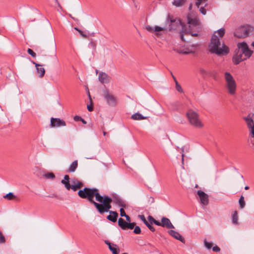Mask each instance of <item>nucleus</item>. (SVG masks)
Segmentation results:
<instances>
[{
    "instance_id": "53",
    "label": "nucleus",
    "mask_w": 254,
    "mask_h": 254,
    "mask_svg": "<svg viewBox=\"0 0 254 254\" xmlns=\"http://www.w3.org/2000/svg\"><path fill=\"white\" fill-rule=\"evenodd\" d=\"M118 203H119V205H120V206H123L124 205V202L122 200H119L118 201Z\"/></svg>"
},
{
    "instance_id": "55",
    "label": "nucleus",
    "mask_w": 254,
    "mask_h": 254,
    "mask_svg": "<svg viewBox=\"0 0 254 254\" xmlns=\"http://www.w3.org/2000/svg\"><path fill=\"white\" fill-rule=\"evenodd\" d=\"M191 36H197L198 34V33H194L193 32L191 31Z\"/></svg>"
},
{
    "instance_id": "21",
    "label": "nucleus",
    "mask_w": 254,
    "mask_h": 254,
    "mask_svg": "<svg viewBox=\"0 0 254 254\" xmlns=\"http://www.w3.org/2000/svg\"><path fill=\"white\" fill-rule=\"evenodd\" d=\"M69 177L68 175H66L64 176V179L61 181V183L64 185L65 188L67 190H69L71 188V185L69 182Z\"/></svg>"
},
{
    "instance_id": "61",
    "label": "nucleus",
    "mask_w": 254,
    "mask_h": 254,
    "mask_svg": "<svg viewBox=\"0 0 254 254\" xmlns=\"http://www.w3.org/2000/svg\"><path fill=\"white\" fill-rule=\"evenodd\" d=\"M56 2H57L59 5V6L61 7L60 3L58 2V0H55Z\"/></svg>"
},
{
    "instance_id": "52",
    "label": "nucleus",
    "mask_w": 254,
    "mask_h": 254,
    "mask_svg": "<svg viewBox=\"0 0 254 254\" xmlns=\"http://www.w3.org/2000/svg\"><path fill=\"white\" fill-rule=\"evenodd\" d=\"M79 33L81 36H82L83 37H86V36H87L86 34H84L83 32L81 30L79 31Z\"/></svg>"
},
{
    "instance_id": "16",
    "label": "nucleus",
    "mask_w": 254,
    "mask_h": 254,
    "mask_svg": "<svg viewBox=\"0 0 254 254\" xmlns=\"http://www.w3.org/2000/svg\"><path fill=\"white\" fill-rule=\"evenodd\" d=\"M191 29L192 27H196L198 32H199L201 30V26L199 19L197 17L191 18Z\"/></svg>"
},
{
    "instance_id": "50",
    "label": "nucleus",
    "mask_w": 254,
    "mask_h": 254,
    "mask_svg": "<svg viewBox=\"0 0 254 254\" xmlns=\"http://www.w3.org/2000/svg\"><path fill=\"white\" fill-rule=\"evenodd\" d=\"M87 110L91 112L93 110V107L91 105H87Z\"/></svg>"
},
{
    "instance_id": "59",
    "label": "nucleus",
    "mask_w": 254,
    "mask_h": 254,
    "mask_svg": "<svg viewBox=\"0 0 254 254\" xmlns=\"http://www.w3.org/2000/svg\"><path fill=\"white\" fill-rule=\"evenodd\" d=\"M75 30H76V31H77L78 32H79V31H80V29H79L77 27H74V28Z\"/></svg>"
},
{
    "instance_id": "41",
    "label": "nucleus",
    "mask_w": 254,
    "mask_h": 254,
    "mask_svg": "<svg viewBox=\"0 0 254 254\" xmlns=\"http://www.w3.org/2000/svg\"><path fill=\"white\" fill-rule=\"evenodd\" d=\"M198 8L199 9L200 12L202 14L205 15L206 13V10L203 6L200 5Z\"/></svg>"
},
{
    "instance_id": "22",
    "label": "nucleus",
    "mask_w": 254,
    "mask_h": 254,
    "mask_svg": "<svg viewBox=\"0 0 254 254\" xmlns=\"http://www.w3.org/2000/svg\"><path fill=\"white\" fill-rule=\"evenodd\" d=\"M78 166V162L77 160H75L72 162L71 164L69 165L68 169L67 170L68 172L73 173L75 172Z\"/></svg>"
},
{
    "instance_id": "42",
    "label": "nucleus",
    "mask_w": 254,
    "mask_h": 254,
    "mask_svg": "<svg viewBox=\"0 0 254 254\" xmlns=\"http://www.w3.org/2000/svg\"><path fill=\"white\" fill-rule=\"evenodd\" d=\"M138 217L144 223H146L147 220L143 215H139Z\"/></svg>"
},
{
    "instance_id": "35",
    "label": "nucleus",
    "mask_w": 254,
    "mask_h": 254,
    "mask_svg": "<svg viewBox=\"0 0 254 254\" xmlns=\"http://www.w3.org/2000/svg\"><path fill=\"white\" fill-rule=\"evenodd\" d=\"M178 148H180V150L181 153V154L179 155V156L181 159L182 162L183 163L184 158V149H183V147L180 148L178 147Z\"/></svg>"
},
{
    "instance_id": "45",
    "label": "nucleus",
    "mask_w": 254,
    "mask_h": 254,
    "mask_svg": "<svg viewBox=\"0 0 254 254\" xmlns=\"http://www.w3.org/2000/svg\"><path fill=\"white\" fill-rule=\"evenodd\" d=\"M52 46L54 49V50L55 51L56 49V44L55 39L53 38L52 41Z\"/></svg>"
},
{
    "instance_id": "10",
    "label": "nucleus",
    "mask_w": 254,
    "mask_h": 254,
    "mask_svg": "<svg viewBox=\"0 0 254 254\" xmlns=\"http://www.w3.org/2000/svg\"><path fill=\"white\" fill-rule=\"evenodd\" d=\"M66 126L65 122L59 118H53L51 119V126L53 127H64Z\"/></svg>"
},
{
    "instance_id": "12",
    "label": "nucleus",
    "mask_w": 254,
    "mask_h": 254,
    "mask_svg": "<svg viewBox=\"0 0 254 254\" xmlns=\"http://www.w3.org/2000/svg\"><path fill=\"white\" fill-rule=\"evenodd\" d=\"M197 193L199 197L201 203L204 205H207L209 203L208 195L201 190H198Z\"/></svg>"
},
{
    "instance_id": "46",
    "label": "nucleus",
    "mask_w": 254,
    "mask_h": 254,
    "mask_svg": "<svg viewBox=\"0 0 254 254\" xmlns=\"http://www.w3.org/2000/svg\"><path fill=\"white\" fill-rule=\"evenodd\" d=\"M212 250L214 252H219L220 251V248L216 246L213 247L212 248Z\"/></svg>"
},
{
    "instance_id": "43",
    "label": "nucleus",
    "mask_w": 254,
    "mask_h": 254,
    "mask_svg": "<svg viewBox=\"0 0 254 254\" xmlns=\"http://www.w3.org/2000/svg\"><path fill=\"white\" fill-rule=\"evenodd\" d=\"M120 215H121V216L125 217L127 215L126 214L125 211V210H124L123 208H121L120 210Z\"/></svg>"
},
{
    "instance_id": "30",
    "label": "nucleus",
    "mask_w": 254,
    "mask_h": 254,
    "mask_svg": "<svg viewBox=\"0 0 254 254\" xmlns=\"http://www.w3.org/2000/svg\"><path fill=\"white\" fill-rule=\"evenodd\" d=\"M44 176L45 178L52 180L54 179L55 178V176L53 173H48L45 174Z\"/></svg>"
},
{
    "instance_id": "2",
    "label": "nucleus",
    "mask_w": 254,
    "mask_h": 254,
    "mask_svg": "<svg viewBox=\"0 0 254 254\" xmlns=\"http://www.w3.org/2000/svg\"><path fill=\"white\" fill-rule=\"evenodd\" d=\"M166 30L169 31L176 30L180 26L182 28L179 32L180 38L182 41L188 42L190 36V14L189 13L185 19L174 18L173 16L167 15L165 23Z\"/></svg>"
},
{
    "instance_id": "3",
    "label": "nucleus",
    "mask_w": 254,
    "mask_h": 254,
    "mask_svg": "<svg viewBox=\"0 0 254 254\" xmlns=\"http://www.w3.org/2000/svg\"><path fill=\"white\" fill-rule=\"evenodd\" d=\"M225 33V29L223 28L214 32L208 47L209 51L211 53L218 56L225 55L228 54L229 52V48L224 44H222L221 47L220 39L218 37V35H219L220 38H222Z\"/></svg>"
},
{
    "instance_id": "14",
    "label": "nucleus",
    "mask_w": 254,
    "mask_h": 254,
    "mask_svg": "<svg viewBox=\"0 0 254 254\" xmlns=\"http://www.w3.org/2000/svg\"><path fill=\"white\" fill-rule=\"evenodd\" d=\"M161 224L163 227H166L168 229L174 228V225L171 222L169 219L165 217H163L161 218Z\"/></svg>"
},
{
    "instance_id": "39",
    "label": "nucleus",
    "mask_w": 254,
    "mask_h": 254,
    "mask_svg": "<svg viewBox=\"0 0 254 254\" xmlns=\"http://www.w3.org/2000/svg\"><path fill=\"white\" fill-rule=\"evenodd\" d=\"M27 52L29 55H30L33 58H35L36 56V53L33 52L32 50L31 49H28L27 50Z\"/></svg>"
},
{
    "instance_id": "17",
    "label": "nucleus",
    "mask_w": 254,
    "mask_h": 254,
    "mask_svg": "<svg viewBox=\"0 0 254 254\" xmlns=\"http://www.w3.org/2000/svg\"><path fill=\"white\" fill-rule=\"evenodd\" d=\"M33 64H35L36 67V71L39 75L40 77H42L44 76L45 73V70L44 67L42 66L41 65L36 63L35 62H33Z\"/></svg>"
},
{
    "instance_id": "25",
    "label": "nucleus",
    "mask_w": 254,
    "mask_h": 254,
    "mask_svg": "<svg viewBox=\"0 0 254 254\" xmlns=\"http://www.w3.org/2000/svg\"><path fill=\"white\" fill-rule=\"evenodd\" d=\"M245 120L246 122L247 126L249 129L254 127V121L251 118L247 117L245 118Z\"/></svg>"
},
{
    "instance_id": "64",
    "label": "nucleus",
    "mask_w": 254,
    "mask_h": 254,
    "mask_svg": "<svg viewBox=\"0 0 254 254\" xmlns=\"http://www.w3.org/2000/svg\"><path fill=\"white\" fill-rule=\"evenodd\" d=\"M252 46L254 47V42H252Z\"/></svg>"
},
{
    "instance_id": "24",
    "label": "nucleus",
    "mask_w": 254,
    "mask_h": 254,
    "mask_svg": "<svg viewBox=\"0 0 254 254\" xmlns=\"http://www.w3.org/2000/svg\"><path fill=\"white\" fill-rule=\"evenodd\" d=\"M118 224L122 229L126 230L127 229V222L120 218L118 219Z\"/></svg>"
},
{
    "instance_id": "7",
    "label": "nucleus",
    "mask_w": 254,
    "mask_h": 254,
    "mask_svg": "<svg viewBox=\"0 0 254 254\" xmlns=\"http://www.w3.org/2000/svg\"><path fill=\"white\" fill-rule=\"evenodd\" d=\"M191 126L197 128L203 127V124L200 119L198 114L192 111H191Z\"/></svg>"
},
{
    "instance_id": "9",
    "label": "nucleus",
    "mask_w": 254,
    "mask_h": 254,
    "mask_svg": "<svg viewBox=\"0 0 254 254\" xmlns=\"http://www.w3.org/2000/svg\"><path fill=\"white\" fill-rule=\"evenodd\" d=\"M249 35V30L245 26H241L237 29L234 33V36L239 38H245Z\"/></svg>"
},
{
    "instance_id": "26",
    "label": "nucleus",
    "mask_w": 254,
    "mask_h": 254,
    "mask_svg": "<svg viewBox=\"0 0 254 254\" xmlns=\"http://www.w3.org/2000/svg\"><path fill=\"white\" fill-rule=\"evenodd\" d=\"M232 223L234 224H238V213L237 211H235L233 212L232 215Z\"/></svg>"
},
{
    "instance_id": "13",
    "label": "nucleus",
    "mask_w": 254,
    "mask_h": 254,
    "mask_svg": "<svg viewBox=\"0 0 254 254\" xmlns=\"http://www.w3.org/2000/svg\"><path fill=\"white\" fill-rule=\"evenodd\" d=\"M98 79L103 84L108 83L110 81L111 77L105 72H101L99 74Z\"/></svg>"
},
{
    "instance_id": "63",
    "label": "nucleus",
    "mask_w": 254,
    "mask_h": 254,
    "mask_svg": "<svg viewBox=\"0 0 254 254\" xmlns=\"http://www.w3.org/2000/svg\"><path fill=\"white\" fill-rule=\"evenodd\" d=\"M249 189V187L248 186H246L245 187V189L246 190H248Z\"/></svg>"
},
{
    "instance_id": "31",
    "label": "nucleus",
    "mask_w": 254,
    "mask_h": 254,
    "mask_svg": "<svg viewBox=\"0 0 254 254\" xmlns=\"http://www.w3.org/2000/svg\"><path fill=\"white\" fill-rule=\"evenodd\" d=\"M3 197L8 200H11L15 197V196L12 192H9L4 195Z\"/></svg>"
},
{
    "instance_id": "47",
    "label": "nucleus",
    "mask_w": 254,
    "mask_h": 254,
    "mask_svg": "<svg viewBox=\"0 0 254 254\" xmlns=\"http://www.w3.org/2000/svg\"><path fill=\"white\" fill-rule=\"evenodd\" d=\"M250 131L252 137L254 138V127L250 128Z\"/></svg>"
},
{
    "instance_id": "48",
    "label": "nucleus",
    "mask_w": 254,
    "mask_h": 254,
    "mask_svg": "<svg viewBox=\"0 0 254 254\" xmlns=\"http://www.w3.org/2000/svg\"><path fill=\"white\" fill-rule=\"evenodd\" d=\"M154 224L157 226H162V224H161V222H159L158 221H157L155 220V222H154Z\"/></svg>"
},
{
    "instance_id": "40",
    "label": "nucleus",
    "mask_w": 254,
    "mask_h": 254,
    "mask_svg": "<svg viewBox=\"0 0 254 254\" xmlns=\"http://www.w3.org/2000/svg\"><path fill=\"white\" fill-rule=\"evenodd\" d=\"M148 221L149 223H150L151 224H152L153 223L154 224V222L155 221V219L151 216L149 215L147 217Z\"/></svg>"
},
{
    "instance_id": "19",
    "label": "nucleus",
    "mask_w": 254,
    "mask_h": 254,
    "mask_svg": "<svg viewBox=\"0 0 254 254\" xmlns=\"http://www.w3.org/2000/svg\"><path fill=\"white\" fill-rule=\"evenodd\" d=\"M106 244L108 245L109 249L112 252L113 254H118L120 250L117 247V245H112L110 242H106Z\"/></svg>"
},
{
    "instance_id": "27",
    "label": "nucleus",
    "mask_w": 254,
    "mask_h": 254,
    "mask_svg": "<svg viewBox=\"0 0 254 254\" xmlns=\"http://www.w3.org/2000/svg\"><path fill=\"white\" fill-rule=\"evenodd\" d=\"M186 0H174L173 4L177 7L182 6L186 1Z\"/></svg>"
},
{
    "instance_id": "60",
    "label": "nucleus",
    "mask_w": 254,
    "mask_h": 254,
    "mask_svg": "<svg viewBox=\"0 0 254 254\" xmlns=\"http://www.w3.org/2000/svg\"><path fill=\"white\" fill-rule=\"evenodd\" d=\"M173 151H172V153H174V152L175 151L177 150V149H176V148H173Z\"/></svg>"
},
{
    "instance_id": "37",
    "label": "nucleus",
    "mask_w": 254,
    "mask_h": 254,
    "mask_svg": "<svg viewBox=\"0 0 254 254\" xmlns=\"http://www.w3.org/2000/svg\"><path fill=\"white\" fill-rule=\"evenodd\" d=\"M204 245L208 249H211L212 246V244L210 242H208L206 240H204Z\"/></svg>"
},
{
    "instance_id": "58",
    "label": "nucleus",
    "mask_w": 254,
    "mask_h": 254,
    "mask_svg": "<svg viewBox=\"0 0 254 254\" xmlns=\"http://www.w3.org/2000/svg\"><path fill=\"white\" fill-rule=\"evenodd\" d=\"M172 77H173V79L174 80V81L176 83V81H177V80L176 77L172 74Z\"/></svg>"
},
{
    "instance_id": "56",
    "label": "nucleus",
    "mask_w": 254,
    "mask_h": 254,
    "mask_svg": "<svg viewBox=\"0 0 254 254\" xmlns=\"http://www.w3.org/2000/svg\"><path fill=\"white\" fill-rule=\"evenodd\" d=\"M200 72L201 73L204 74H206V71L203 69H201Z\"/></svg>"
},
{
    "instance_id": "62",
    "label": "nucleus",
    "mask_w": 254,
    "mask_h": 254,
    "mask_svg": "<svg viewBox=\"0 0 254 254\" xmlns=\"http://www.w3.org/2000/svg\"><path fill=\"white\" fill-rule=\"evenodd\" d=\"M181 179H182V180L183 181H185V178H184V176H182V177H181Z\"/></svg>"
},
{
    "instance_id": "36",
    "label": "nucleus",
    "mask_w": 254,
    "mask_h": 254,
    "mask_svg": "<svg viewBox=\"0 0 254 254\" xmlns=\"http://www.w3.org/2000/svg\"><path fill=\"white\" fill-rule=\"evenodd\" d=\"M207 0H196V3H195L196 5L197 6V7L198 8H199V6L201 4H202L203 3H205Z\"/></svg>"
},
{
    "instance_id": "29",
    "label": "nucleus",
    "mask_w": 254,
    "mask_h": 254,
    "mask_svg": "<svg viewBox=\"0 0 254 254\" xmlns=\"http://www.w3.org/2000/svg\"><path fill=\"white\" fill-rule=\"evenodd\" d=\"M179 53L183 54H188L190 53V50L189 48H182L179 51Z\"/></svg>"
},
{
    "instance_id": "51",
    "label": "nucleus",
    "mask_w": 254,
    "mask_h": 254,
    "mask_svg": "<svg viewBox=\"0 0 254 254\" xmlns=\"http://www.w3.org/2000/svg\"><path fill=\"white\" fill-rule=\"evenodd\" d=\"M81 118H82L79 116H76L74 117V119L75 121H80V120H81Z\"/></svg>"
},
{
    "instance_id": "34",
    "label": "nucleus",
    "mask_w": 254,
    "mask_h": 254,
    "mask_svg": "<svg viewBox=\"0 0 254 254\" xmlns=\"http://www.w3.org/2000/svg\"><path fill=\"white\" fill-rule=\"evenodd\" d=\"M135 225V223L134 222H132V223H130V222L128 223L127 222V229H130V230L133 229L134 228Z\"/></svg>"
},
{
    "instance_id": "44",
    "label": "nucleus",
    "mask_w": 254,
    "mask_h": 254,
    "mask_svg": "<svg viewBox=\"0 0 254 254\" xmlns=\"http://www.w3.org/2000/svg\"><path fill=\"white\" fill-rule=\"evenodd\" d=\"M5 242V238L2 235L1 232H0V243H3Z\"/></svg>"
},
{
    "instance_id": "8",
    "label": "nucleus",
    "mask_w": 254,
    "mask_h": 254,
    "mask_svg": "<svg viewBox=\"0 0 254 254\" xmlns=\"http://www.w3.org/2000/svg\"><path fill=\"white\" fill-rule=\"evenodd\" d=\"M237 46L239 48V51L245 55V58H249L252 56L253 51L249 49L246 43H239Z\"/></svg>"
},
{
    "instance_id": "18",
    "label": "nucleus",
    "mask_w": 254,
    "mask_h": 254,
    "mask_svg": "<svg viewBox=\"0 0 254 254\" xmlns=\"http://www.w3.org/2000/svg\"><path fill=\"white\" fill-rule=\"evenodd\" d=\"M168 233L171 236H172L176 239L178 240L181 242L184 243V238H183L182 236L179 234V232L171 230L169 231Z\"/></svg>"
},
{
    "instance_id": "23",
    "label": "nucleus",
    "mask_w": 254,
    "mask_h": 254,
    "mask_svg": "<svg viewBox=\"0 0 254 254\" xmlns=\"http://www.w3.org/2000/svg\"><path fill=\"white\" fill-rule=\"evenodd\" d=\"M131 118L134 120H141L146 119L147 117L143 116L140 113H137L133 114Z\"/></svg>"
},
{
    "instance_id": "15",
    "label": "nucleus",
    "mask_w": 254,
    "mask_h": 254,
    "mask_svg": "<svg viewBox=\"0 0 254 254\" xmlns=\"http://www.w3.org/2000/svg\"><path fill=\"white\" fill-rule=\"evenodd\" d=\"M83 186V183L76 179H73L71 181V188L73 191H76L78 189Z\"/></svg>"
},
{
    "instance_id": "49",
    "label": "nucleus",
    "mask_w": 254,
    "mask_h": 254,
    "mask_svg": "<svg viewBox=\"0 0 254 254\" xmlns=\"http://www.w3.org/2000/svg\"><path fill=\"white\" fill-rule=\"evenodd\" d=\"M125 217L126 219L127 222L129 223L130 222V218L129 217V216L128 215H126Z\"/></svg>"
},
{
    "instance_id": "38",
    "label": "nucleus",
    "mask_w": 254,
    "mask_h": 254,
    "mask_svg": "<svg viewBox=\"0 0 254 254\" xmlns=\"http://www.w3.org/2000/svg\"><path fill=\"white\" fill-rule=\"evenodd\" d=\"M133 232L136 234H139L141 233L140 228L138 226H135Z\"/></svg>"
},
{
    "instance_id": "20",
    "label": "nucleus",
    "mask_w": 254,
    "mask_h": 254,
    "mask_svg": "<svg viewBox=\"0 0 254 254\" xmlns=\"http://www.w3.org/2000/svg\"><path fill=\"white\" fill-rule=\"evenodd\" d=\"M108 212L110 213V215L107 216V219L113 222H116L118 215L117 212L109 210Z\"/></svg>"
},
{
    "instance_id": "4",
    "label": "nucleus",
    "mask_w": 254,
    "mask_h": 254,
    "mask_svg": "<svg viewBox=\"0 0 254 254\" xmlns=\"http://www.w3.org/2000/svg\"><path fill=\"white\" fill-rule=\"evenodd\" d=\"M225 86L228 93L234 95L236 94L237 89L236 82L233 76L229 72H225L224 74Z\"/></svg>"
},
{
    "instance_id": "6",
    "label": "nucleus",
    "mask_w": 254,
    "mask_h": 254,
    "mask_svg": "<svg viewBox=\"0 0 254 254\" xmlns=\"http://www.w3.org/2000/svg\"><path fill=\"white\" fill-rule=\"evenodd\" d=\"M103 97L107 104L111 107H115L117 105V98L112 94L110 93L108 90L104 92Z\"/></svg>"
},
{
    "instance_id": "5",
    "label": "nucleus",
    "mask_w": 254,
    "mask_h": 254,
    "mask_svg": "<svg viewBox=\"0 0 254 254\" xmlns=\"http://www.w3.org/2000/svg\"><path fill=\"white\" fill-rule=\"evenodd\" d=\"M145 28L148 31L154 33L158 37L162 36L163 33L167 30L165 26L164 27H161L157 25L152 26L149 25H146Z\"/></svg>"
},
{
    "instance_id": "28",
    "label": "nucleus",
    "mask_w": 254,
    "mask_h": 254,
    "mask_svg": "<svg viewBox=\"0 0 254 254\" xmlns=\"http://www.w3.org/2000/svg\"><path fill=\"white\" fill-rule=\"evenodd\" d=\"M239 203L240 205V207L241 209H243L245 207L246 203L244 199V197L243 195H241L239 200Z\"/></svg>"
},
{
    "instance_id": "33",
    "label": "nucleus",
    "mask_w": 254,
    "mask_h": 254,
    "mask_svg": "<svg viewBox=\"0 0 254 254\" xmlns=\"http://www.w3.org/2000/svg\"><path fill=\"white\" fill-rule=\"evenodd\" d=\"M144 224L149 229L150 231H151L152 232L155 231V228L151 226L152 224H151L150 223H149L148 221H147L146 223Z\"/></svg>"
},
{
    "instance_id": "32",
    "label": "nucleus",
    "mask_w": 254,
    "mask_h": 254,
    "mask_svg": "<svg viewBox=\"0 0 254 254\" xmlns=\"http://www.w3.org/2000/svg\"><path fill=\"white\" fill-rule=\"evenodd\" d=\"M176 89L179 92L182 93L183 92V89L182 88L181 85L179 84L177 81H176Z\"/></svg>"
},
{
    "instance_id": "1",
    "label": "nucleus",
    "mask_w": 254,
    "mask_h": 254,
    "mask_svg": "<svg viewBox=\"0 0 254 254\" xmlns=\"http://www.w3.org/2000/svg\"><path fill=\"white\" fill-rule=\"evenodd\" d=\"M78 194L81 198H87L90 203L93 204L101 214L108 212L112 207L111 203L112 199L107 195H100L97 189L85 188L79 190Z\"/></svg>"
},
{
    "instance_id": "57",
    "label": "nucleus",
    "mask_w": 254,
    "mask_h": 254,
    "mask_svg": "<svg viewBox=\"0 0 254 254\" xmlns=\"http://www.w3.org/2000/svg\"><path fill=\"white\" fill-rule=\"evenodd\" d=\"M80 121H81L83 123V124H86V122L84 119H83L82 118H81V120H80Z\"/></svg>"
},
{
    "instance_id": "54",
    "label": "nucleus",
    "mask_w": 254,
    "mask_h": 254,
    "mask_svg": "<svg viewBox=\"0 0 254 254\" xmlns=\"http://www.w3.org/2000/svg\"><path fill=\"white\" fill-rule=\"evenodd\" d=\"M187 116L188 118L189 121L190 122V113L189 112H188L187 113Z\"/></svg>"
},
{
    "instance_id": "11",
    "label": "nucleus",
    "mask_w": 254,
    "mask_h": 254,
    "mask_svg": "<svg viewBox=\"0 0 254 254\" xmlns=\"http://www.w3.org/2000/svg\"><path fill=\"white\" fill-rule=\"evenodd\" d=\"M248 58H245V55L243 53L238 51L235 55L233 57V62L235 64H238L241 62L247 60Z\"/></svg>"
}]
</instances>
